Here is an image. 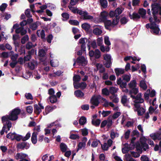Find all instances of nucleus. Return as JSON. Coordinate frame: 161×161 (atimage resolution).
<instances>
[{"label":"nucleus","instance_id":"obj_1","mask_svg":"<svg viewBox=\"0 0 161 161\" xmlns=\"http://www.w3.org/2000/svg\"><path fill=\"white\" fill-rule=\"evenodd\" d=\"M20 110L17 108L13 110L9 116L5 115L2 117V120L3 124V126L0 134L3 135L4 132L6 133L10 130L12 127L11 123L9 120H15L18 119V115L20 113Z\"/></svg>","mask_w":161,"mask_h":161},{"label":"nucleus","instance_id":"obj_2","mask_svg":"<svg viewBox=\"0 0 161 161\" xmlns=\"http://www.w3.org/2000/svg\"><path fill=\"white\" fill-rule=\"evenodd\" d=\"M146 139L144 137H142L140 139V143L138 142L136 145V147L138 153L134 152H131L132 156L134 158H137L139 157L140 154L142 152V149L146 151L148 148L147 144L146 143Z\"/></svg>","mask_w":161,"mask_h":161},{"label":"nucleus","instance_id":"obj_3","mask_svg":"<svg viewBox=\"0 0 161 161\" xmlns=\"http://www.w3.org/2000/svg\"><path fill=\"white\" fill-rule=\"evenodd\" d=\"M149 21L151 23L150 25L149 24H146V27L147 28H151L152 30L151 32L154 34L155 35L159 34V30L158 26L155 23H158L159 22V20L157 19L156 16H154L153 20L152 18H150L149 19Z\"/></svg>","mask_w":161,"mask_h":161},{"label":"nucleus","instance_id":"obj_4","mask_svg":"<svg viewBox=\"0 0 161 161\" xmlns=\"http://www.w3.org/2000/svg\"><path fill=\"white\" fill-rule=\"evenodd\" d=\"M131 89V90L129 92V93L131 97L135 99V100L134 101V102L135 103H142L144 102V100L142 98V94L141 93H139L136 97L131 95L132 93L135 94H137L138 92V88L136 87Z\"/></svg>","mask_w":161,"mask_h":161},{"label":"nucleus","instance_id":"obj_5","mask_svg":"<svg viewBox=\"0 0 161 161\" xmlns=\"http://www.w3.org/2000/svg\"><path fill=\"white\" fill-rule=\"evenodd\" d=\"M152 10L154 17L155 16V14L158 13L160 15H161V7L157 4L154 3L152 5Z\"/></svg>","mask_w":161,"mask_h":161},{"label":"nucleus","instance_id":"obj_6","mask_svg":"<svg viewBox=\"0 0 161 161\" xmlns=\"http://www.w3.org/2000/svg\"><path fill=\"white\" fill-rule=\"evenodd\" d=\"M137 103H135L134 104L135 107L134 109V111L137 112L138 115H142L145 112V109L143 108L140 107V105Z\"/></svg>","mask_w":161,"mask_h":161},{"label":"nucleus","instance_id":"obj_7","mask_svg":"<svg viewBox=\"0 0 161 161\" xmlns=\"http://www.w3.org/2000/svg\"><path fill=\"white\" fill-rule=\"evenodd\" d=\"M79 14L81 15V17L83 18V19L90 20H92L93 19V17L89 15L86 11L81 10V11H80L79 12Z\"/></svg>","mask_w":161,"mask_h":161},{"label":"nucleus","instance_id":"obj_8","mask_svg":"<svg viewBox=\"0 0 161 161\" xmlns=\"http://www.w3.org/2000/svg\"><path fill=\"white\" fill-rule=\"evenodd\" d=\"M131 146L130 145L129 146V144L127 143L123 144L122 149V153L124 154L126 153L129 151L130 150L134 149L135 146L131 147Z\"/></svg>","mask_w":161,"mask_h":161},{"label":"nucleus","instance_id":"obj_9","mask_svg":"<svg viewBox=\"0 0 161 161\" xmlns=\"http://www.w3.org/2000/svg\"><path fill=\"white\" fill-rule=\"evenodd\" d=\"M101 98V97L100 95L93 96L91 99V103L95 106H97L99 103L98 99Z\"/></svg>","mask_w":161,"mask_h":161},{"label":"nucleus","instance_id":"obj_10","mask_svg":"<svg viewBox=\"0 0 161 161\" xmlns=\"http://www.w3.org/2000/svg\"><path fill=\"white\" fill-rule=\"evenodd\" d=\"M108 15V13L105 11L101 12L99 18V21L103 22L106 20Z\"/></svg>","mask_w":161,"mask_h":161},{"label":"nucleus","instance_id":"obj_11","mask_svg":"<svg viewBox=\"0 0 161 161\" xmlns=\"http://www.w3.org/2000/svg\"><path fill=\"white\" fill-rule=\"evenodd\" d=\"M27 157V155L23 153H17L15 156V158L17 160L19 159L20 160L25 158Z\"/></svg>","mask_w":161,"mask_h":161},{"label":"nucleus","instance_id":"obj_12","mask_svg":"<svg viewBox=\"0 0 161 161\" xmlns=\"http://www.w3.org/2000/svg\"><path fill=\"white\" fill-rule=\"evenodd\" d=\"M76 62L80 65L84 66L87 64V62L85 58L81 56L77 58Z\"/></svg>","mask_w":161,"mask_h":161},{"label":"nucleus","instance_id":"obj_13","mask_svg":"<svg viewBox=\"0 0 161 161\" xmlns=\"http://www.w3.org/2000/svg\"><path fill=\"white\" fill-rule=\"evenodd\" d=\"M87 42V39L86 38H82L79 40V43L81 44V48L82 50H83L84 51H85L86 48V44Z\"/></svg>","mask_w":161,"mask_h":161},{"label":"nucleus","instance_id":"obj_14","mask_svg":"<svg viewBox=\"0 0 161 161\" xmlns=\"http://www.w3.org/2000/svg\"><path fill=\"white\" fill-rule=\"evenodd\" d=\"M44 108V107L41 104L39 103L38 105H34V112L37 114H39L41 112L42 109Z\"/></svg>","mask_w":161,"mask_h":161},{"label":"nucleus","instance_id":"obj_15","mask_svg":"<svg viewBox=\"0 0 161 161\" xmlns=\"http://www.w3.org/2000/svg\"><path fill=\"white\" fill-rule=\"evenodd\" d=\"M86 86V84L84 82H82L80 83H78L77 84L74 83V87L76 89H78L80 88L81 89H84Z\"/></svg>","mask_w":161,"mask_h":161},{"label":"nucleus","instance_id":"obj_16","mask_svg":"<svg viewBox=\"0 0 161 161\" xmlns=\"http://www.w3.org/2000/svg\"><path fill=\"white\" fill-rule=\"evenodd\" d=\"M17 147L19 149L25 148L27 149L29 148V146L28 144L25 142H22L18 144L17 145Z\"/></svg>","mask_w":161,"mask_h":161},{"label":"nucleus","instance_id":"obj_17","mask_svg":"<svg viewBox=\"0 0 161 161\" xmlns=\"http://www.w3.org/2000/svg\"><path fill=\"white\" fill-rule=\"evenodd\" d=\"M75 130H72L70 131L69 138L73 140L79 139L80 138L79 136L76 134L73 133V132H76Z\"/></svg>","mask_w":161,"mask_h":161},{"label":"nucleus","instance_id":"obj_18","mask_svg":"<svg viewBox=\"0 0 161 161\" xmlns=\"http://www.w3.org/2000/svg\"><path fill=\"white\" fill-rule=\"evenodd\" d=\"M54 157L53 156H51L48 157V155L47 154L44 155L42 157L43 161H51L53 159Z\"/></svg>","mask_w":161,"mask_h":161},{"label":"nucleus","instance_id":"obj_19","mask_svg":"<svg viewBox=\"0 0 161 161\" xmlns=\"http://www.w3.org/2000/svg\"><path fill=\"white\" fill-rule=\"evenodd\" d=\"M93 33L95 35H100L102 33V30L98 27H95L93 30Z\"/></svg>","mask_w":161,"mask_h":161},{"label":"nucleus","instance_id":"obj_20","mask_svg":"<svg viewBox=\"0 0 161 161\" xmlns=\"http://www.w3.org/2000/svg\"><path fill=\"white\" fill-rule=\"evenodd\" d=\"M137 83L135 80H133L131 81L128 84L129 88L131 89L136 87Z\"/></svg>","mask_w":161,"mask_h":161},{"label":"nucleus","instance_id":"obj_21","mask_svg":"<svg viewBox=\"0 0 161 161\" xmlns=\"http://www.w3.org/2000/svg\"><path fill=\"white\" fill-rule=\"evenodd\" d=\"M103 22H104L106 28L107 29H109V27L113 26L112 23L110 20L106 19L103 21Z\"/></svg>","mask_w":161,"mask_h":161},{"label":"nucleus","instance_id":"obj_22","mask_svg":"<svg viewBox=\"0 0 161 161\" xmlns=\"http://www.w3.org/2000/svg\"><path fill=\"white\" fill-rule=\"evenodd\" d=\"M18 26L19 25L18 24H16L14 25L12 29V32L13 31L14 29H16L15 32L17 33H20L21 31L22 30V27L17 28V27H18Z\"/></svg>","mask_w":161,"mask_h":161},{"label":"nucleus","instance_id":"obj_23","mask_svg":"<svg viewBox=\"0 0 161 161\" xmlns=\"http://www.w3.org/2000/svg\"><path fill=\"white\" fill-rule=\"evenodd\" d=\"M18 26L19 25L18 24H16L14 25L12 29V32L13 31L14 29H16L15 32L17 33H20L21 31L22 30V27L17 28V27H18Z\"/></svg>","mask_w":161,"mask_h":161},{"label":"nucleus","instance_id":"obj_24","mask_svg":"<svg viewBox=\"0 0 161 161\" xmlns=\"http://www.w3.org/2000/svg\"><path fill=\"white\" fill-rule=\"evenodd\" d=\"M37 34L38 36L41 37L42 39L45 38V34L44 30H39L37 31Z\"/></svg>","mask_w":161,"mask_h":161},{"label":"nucleus","instance_id":"obj_25","mask_svg":"<svg viewBox=\"0 0 161 161\" xmlns=\"http://www.w3.org/2000/svg\"><path fill=\"white\" fill-rule=\"evenodd\" d=\"M37 134L35 132L33 133L31 139L32 143L34 144H35L37 142Z\"/></svg>","mask_w":161,"mask_h":161},{"label":"nucleus","instance_id":"obj_26","mask_svg":"<svg viewBox=\"0 0 161 161\" xmlns=\"http://www.w3.org/2000/svg\"><path fill=\"white\" fill-rule=\"evenodd\" d=\"M101 6L103 8H106L108 6V2L107 0H99Z\"/></svg>","mask_w":161,"mask_h":161},{"label":"nucleus","instance_id":"obj_27","mask_svg":"<svg viewBox=\"0 0 161 161\" xmlns=\"http://www.w3.org/2000/svg\"><path fill=\"white\" fill-rule=\"evenodd\" d=\"M75 94L77 97H81L84 96V93L80 90H77L75 92Z\"/></svg>","mask_w":161,"mask_h":161},{"label":"nucleus","instance_id":"obj_28","mask_svg":"<svg viewBox=\"0 0 161 161\" xmlns=\"http://www.w3.org/2000/svg\"><path fill=\"white\" fill-rule=\"evenodd\" d=\"M13 54V52L11 51L9 53L3 52L1 54V56L4 58H8L10 55Z\"/></svg>","mask_w":161,"mask_h":161},{"label":"nucleus","instance_id":"obj_29","mask_svg":"<svg viewBox=\"0 0 161 161\" xmlns=\"http://www.w3.org/2000/svg\"><path fill=\"white\" fill-rule=\"evenodd\" d=\"M69 9L74 13H77L79 14V12L80 11H81L80 10H79L77 8L72 7L70 5L69 6Z\"/></svg>","mask_w":161,"mask_h":161},{"label":"nucleus","instance_id":"obj_30","mask_svg":"<svg viewBox=\"0 0 161 161\" xmlns=\"http://www.w3.org/2000/svg\"><path fill=\"white\" fill-rule=\"evenodd\" d=\"M139 86L141 88L144 90L147 89V86L145 82L143 80L140 81Z\"/></svg>","mask_w":161,"mask_h":161},{"label":"nucleus","instance_id":"obj_31","mask_svg":"<svg viewBox=\"0 0 161 161\" xmlns=\"http://www.w3.org/2000/svg\"><path fill=\"white\" fill-rule=\"evenodd\" d=\"M96 66L98 70H99V72L101 73H103L105 71V69L103 66L102 64H96Z\"/></svg>","mask_w":161,"mask_h":161},{"label":"nucleus","instance_id":"obj_32","mask_svg":"<svg viewBox=\"0 0 161 161\" xmlns=\"http://www.w3.org/2000/svg\"><path fill=\"white\" fill-rule=\"evenodd\" d=\"M115 71L117 76L123 74L124 72V69L120 68H117L115 69Z\"/></svg>","mask_w":161,"mask_h":161},{"label":"nucleus","instance_id":"obj_33","mask_svg":"<svg viewBox=\"0 0 161 161\" xmlns=\"http://www.w3.org/2000/svg\"><path fill=\"white\" fill-rule=\"evenodd\" d=\"M124 9L123 8H117L115 10L116 13V17H117L119 14H120L123 11Z\"/></svg>","mask_w":161,"mask_h":161},{"label":"nucleus","instance_id":"obj_34","mask_svg":"<svg viewBox=\"0 0 161 161\" xmlns=\"http://www.w3.org/2000/svg\"><path fill=\"white\" fill-rule=\"evenodd\" d=\"M110 99L112 100V101L115 103H117L119 102V99L117 97V96L113 94L110 97Z\"/></svg>","mask_w":161,"mask_h":161},{"label":"nucleus","instance_id":"obj_35","mask_svg":"<svg viewBox=\"0 0 161 161\" xmlns=\"http://www.w3.org/2000/svg\"><path fill=\"white\" fill-rule=\"evenodd\" d=\"M16 134L15 133H10L7 135V137L12 140L15 139Z\"/></svg>","mask_w":161,"mask_h":161},{"label":"nucleus","instance_id":"obj_36","mask_svg":"<svg viewBox=\"0 0 161 161\" xmlns=\"http://www.w3.org/2000/svg\"><path fill=\"white\" fill-rule=\"evenodd\" d=\"M82 28L86 31H88L90 27V25L87 23H85L82 25Z\"/></svg>","mask_w":161,"mask_h":161},{"label":"nucleus","instance_id":"obj_37","mask_svg":"<svg viewBox=\"0 0 161 161\" xmlns=\"http://www.w3.org/2000/svg\"><path fill=\"white\" fill-rule=\"evenodd\" d=\"M60 147L61 151L64 152H65L66 151L67 148L66 145L64 143H61L60 144Z\"/></svg>","mask_w":161,"mask_h":161},{"label":"nucleus","instance_id":"obj_38","mask_svg":"<svg viewBox=\"0 0 161 161\" xmlns=\"http://www.w3.org/2000/svg\"><path fill=\"white\" fill-rule=\"evenodd\" d=\"M49 100L50 102L52 103H55L57 101V98L55 95L50 96Z\"/></svg>","mask_w":161,"mask_h":161},{"label":"nucleus","instance_id":"obj_39","mask_svg":"<svg viewBox=\"0 0 161 161\" xmlns=\"http://www.w3.org/2000/svg\"><path fill=\"white\" fill-rule=\"evenodd\" d=\"M130 59L132 60L133 61H135L136 60H137L138 61H139L140 60V59H137V58L136 57H132L131 56H127L125 57L124 58V60L125 61H127L128 60H130Z\"/></svg>","mask_w":161,"mask_h":161},{"label":"nucleus","instance_id":"obj_40","mask_svg":"<svg viewBox=\"0 0 161 161\" xmlns=\"http://www.w3.org/2000/svg\"><path fill=\"white\" fill-rule=\"evenodd\" d=\"M86 122V119L84 117H81L79 120V123L80 125H84Z\"/></svg>","mask_w":161,"mask_h":161},{"label":"nucleus","instance_id":"obj_41","mask_svg":"<svg viewBox=\"0 0 161 161\" xmlns=\"http://www.w3.org/2000/svg\"><path fill=\"white\" fill-rule=\"evenodd\" d=\"M131 77V75H125L123 76L122 78L123 80L128 82L129 81Z\"/></svg>","mask_w":161,"mask_h":161},{"label":"nucleus","instance_id":"obj_42","mask_svg":"<svg viewBox=\"0 0 161 161\" xmlns=\"http://www.w3.org/2000/svg\"><path fill=\"white\" fill-rule=\"evenodd\" d=\"M118 89V88L115 87H111L109 89V92L112 94V95L114 94L117 92Z\"/></svg>","mask_w":161,"mask_h":161},{"label":"nucleus","instance_id":"obj_43","mask_svg":"<svg viewBox=\"0 0 161 161\" xmlns=\"http://www.w3.org/2000/svg\"><path fill=\"white\" fill-rule=\"evenodd\" d=\"M139 14L142 16L143 18H144L145 17V15L146 14V11L145 10L143 9H140L139 11Z\"/></svg>","mask_w":161,"mask_h":161},{"label":"nucleus","instance_id":"obj_44","mask_svg":"<svg viewBox=\"0 0 161 161\" xmlns=\"http://www.w3.org/2000/svg\"><path fill=\"white\" fill-rule=\"evenodd\" d=\"M80 80V76L78 75L74 76L73 77L74 86V83L76 84H78L77 82L79 81Z\"/></svg>","mask_w":161,"mask_h":161},{"label":"nucleus","instance_id":"obj_45","mask_svg":"<svg viewBox=\"0 0 161 161\" xmlns=\"http://www.w3.org/2000/svg\"><path fill=\"white\" fill-rule=\"evenodd\" d=\"M130 17L131 19H135L139 18L140 16L137 13H133L132 15H130Z\"/></svg>","mask_w":161,"mask_h":161},{"label":"nucleus","instance_id":"obj_46","mask_svg":"<svg viewBox=\"0 0 161 161\" xmlns=\"http://www.w3.org/2000/svg\"><path fill=\"white\" fill-rule=\"evenodd\" d=\"M157 108L158 105H156L154 108L153 107L151 106H150L149 107L148 110L149 113L151 114H153V113H154V111L156 110Z\"/></svg>","mask_w":161,"mask_h":161},{"label":"nucleus","instance_id":"obj_47","mask_svg":"<svg viewBox=\"0 0 161 161\" xmlns=\"http://www.w3.org/2000/svg\"><path fill=\"white\" fill-rule=\"evenodd\" d=\"M103 58L105 61H111V57L109 54H104L103 55Z\"/></svg>","mask_w":161,"mask_h":161},{"label":"nucleus","instance_id":"obj_48","mask_svg":"<svg viewBox=\"0 0 161 161\" xmlns=\"http://www.w3.org/2000/svg\"><path fill=\"white\" fill-rule=\"evenodd\" d=\"M102 93L104 95L108 96L110 94V92L107 88H104L102 90Z\"/></svg>","mask_w":161,"mask_h":161},{"label":"nucleus","instance_id":"obj_49","mask_svg":"<svg viewBox=\"0 0 161 161\" xmlns=\"http://www.w3.org/2000/svg\"><path fill=\"white\" fill-rule=\"evenodd\" d=\"M100 49L102 52H104L105 51H109L110 50V48L109 47H105L103 46H102L100 47Z\"/></svg>","mask_w":161,"mask_h":161},{"label":"nucleus","instance_id":"obj_50","mask_svg":"<svg viewBox=\"0 0 161 161\" xmlns=\"http://www.w3.org/2000/svg\"><path fill=\"white\" fill-rule=\"evenodd\" d=\"M52 108L51 107H47L46 108L45 112H43L44 115H47L52 110Z\"/></svg>","mask_w":161,"mask_h":161},{"label":"nucleus","instance_id":"obj_51","mask_svg":"<svg viewBox=\"0 0 161 161\" xmlns=\"http://www.w3.org/2000/svg\"><path fill=\"white\" fill-rule=\"evenodd\" d=\"M92 123L93 125L97 126L100 124V120L99 119H94L92 120Z\"/></svg>","mask_w":161,"mask_h":161},{"label":"nucleus","instance_id":"obj_52","mask_svg":"<svg viewBox=\"0 0 161 161\" xmlns=\"http://www.w3.org/2000/svg\"><path fill=\"white\" fill-rule=\"evenodd\" d=\"M85 143H83L82 142H80L78 145V148L77 149V151L84 148L85 146Z\"/></svg>","mask_w":161,"mask_h":161},{"label":"nucleus","instance_id":"obj_53","mask_svg":"<svg viewBox=\"0 0 161 161\" xmlns=\"http://www.w3.org/2000/svg\"><path fill=\"white\" fill-rule=\"evenodd\" d=\"M51 64L53 67H56L58 65V62L57 60H53L50 62Z\"/></svg>","mask_w":161,"mask_h":161},{"label":"nucleus","instance_id":"obj_54","mask_svg":"<svg viewBox=\"0 0 161 161\" xmlns=\"http://www.w3.org/2000/svg\"><path fill=\"white\" fill-rule=\"evenodd\" d=\"M104 42L106 45L108 46H109L111 44L109 40V37L108 36H104Z\"/></svg>","mask_w":161,"mask_h":161},{"label":"nucleus","instance_id":"obj_55","mask_svg":"<svg viewBox=\"0 0 161 161\" xmlns=\"http://www.w3.org/2000/svg\"><path fill=\"white\" fill-rule=\"evenodd\" d=\"M39 23L38 22H36L31 25L30 28L33 30H35L36 29L37 27L39 25Z\"/></svg>","mask_w":161,"mask_h":161},{"label":"nucleus","instance_id":"obj_56","mask_svg":"<svg viewBox=\"0 0 161 161\" xmlns=\"http://www.w3.org/2000/svg\"><path fill=\"white\" fill-rule=\"evenodd\" d=\"M125 157L127 161H135L133 158H131L130 155L129 154L125 155Z\"/></svg>","mask_w":161,"mask_h":161},{"label":"nucleus","instance_id":"obj_57","mask_svg":"<svg viewBox=\"0 0 161 161\" xmlns=\"http://www.w3.org/2000/svg\"><path fill=\"white\" fill-rule=\"evenodd\" d=\"M94 55L96 58H99L100 57V52L98 49L96 50L94 53Z\"/></svg>","mask_w":161,"mask_h":161},{"label":"nucleus","instance_id":"obj_58","mask_svg":"<svg viewBox=\"0 0 161 161\" xmlns=\"http://www.w3.org/2000/svg\"><path fill=\"white\" fill-rule=\"evenodd\" d=\"M69 22L70 24L75 25H78L79 24V22L76 20H70Z\"/></svg>","mask_w":161,"mask_h":161},{"label":"nucleus","instance_id":"obj_59","mask_svg":"<svg viewBox=\"0 0 161 161\" xmlns=\"http://www.w3.org/2000/svg\"><path fill=\"white\" fill-rule=\"evenodd\" d=\"M29 39V37L27 35L25 36L21 40V42L24 44Z\"/></svg>","mask_w":161,"mask_h":161},{"label":"nucleus","instance_id":"obj_60","mask_svg":"<svg viewBox=\"0 0 161 161\" xmlns=\"http://www.w3.org/2000/svg\"><path fill=\"white\" fill-rule=\"evenodd\" d=\"M119 134L116 132L115 133L114 131H112L110 134V136L112 139H114L115 137H118Z\"/></svg>","mask_w":161,"mask_h":161},{"label":"nucleus","instance_id":"obj_61","mask_svg":"<svg viewBox=\"0 0 161 161\" xmlns=\"http://www.w3.org/2000/svg\"><path fill=\"white\" fill-rule=\"evenodd\" d=\"M111 61H104V64L107 68H109L111 65Z\"/></svg>","mask_w":161,"mask_h":161},{"label":"nucleus","instance_id":"obj_62","mask_svg":"<svg viewBox=\"0 0 161 161\" xmlns=\"http://www.w3.org/2000/svg\"><path fill=\"white\" fill-rule=\"evenodd\" d=\"M10 56H11V58L13 61H16L18 55L17 54H14V53L13 52V54L10 55Z\"/></svg>","mask_w":161,"mask_h":161},{"label":"nucleus","instance_id":"obj_63","mask_svg":"<svg viewBox=\"0 0 161 161\" xmlns=\"http://www.w3.org/2000/svg\"><path fill=\"white\" fill-rule=\"evenodd\" d=\"M62 16L64 20H67L68 19L69 17V14L66 13H63L62 14Z\"/></svg>","mask_w":161,"mask_h":161},{"label":"nucleus","instance_id":"obj_64","mask_svg":"<svg viewBox=\"0 0 161 161\" xmlns=\"http://www.w3.org/2000/svg\"><path fill=\"white\" fill-rule=\"evenodd\" d=\"M141 161H149L148 157L146 155H142L141 157Z\"/></svg>","mask_w":161,"mask_h":161}]
</instances>
